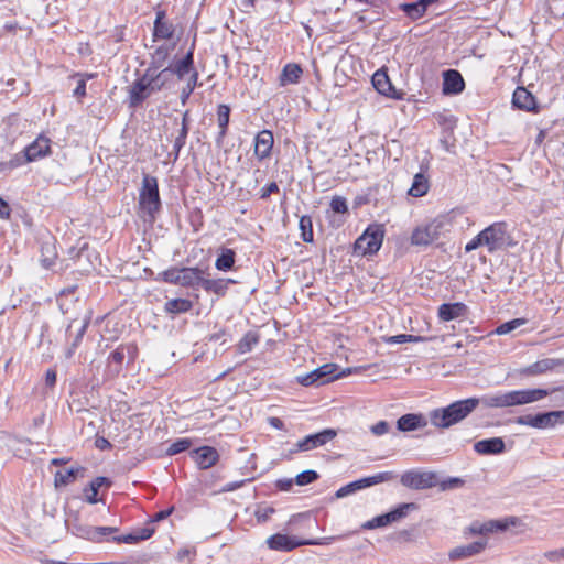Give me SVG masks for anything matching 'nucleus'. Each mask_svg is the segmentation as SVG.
Returning <instances> with one entry per match:
<instances>
[{
	"mask_svg": "<svg viewBox=\"0 0 564 564\" xmlns=\"http://www.w3.org/2000/svg\"><path fill=\"white\" fill-rule=\"evenodd\" d=\"M547 389H523L508 392H497L485 394L478 398L479 405L485 408L503 409L510 406L524 405L540 401L549 395Z\"/></svg>",
	"mask_w": 564,
	"mask_h": 564,
	"instance_id": "1",
	"label": "nucleus"
},
{
	"mask_svg": "<svg viewBox=\"0 0 564 564\" xmlns=\"http://www.w3.org/2000/svg\"><path fill=\"white\" fill-rule=\"evenodd\" d=\"M479 405L478 398H467L435 409L430 413L431 423L440 429H448L465 420Z\"/></svg>",
	"mask_w": 564,
	"mask_h": 564,
	"instance_id": "2",
	"label": "nucleus"
},
{
	"mask_svg": "<svg viewBox=\"0 0 564 564\" xmlns=\"http://www.w3.org/2000/svg\"><path fill=\"white\" fill-rule=\"evenodd\" d=\"M139 215L144 221L154 223L156 215L162 209V202L159 192V182L155 176L143 174L142 184L139 191Z\"/></svg>",
	"mask_w": 564,
	"mask_h": 564,
	"instance_id": "3",
	"label": "nucleus"
},
{
	"mask_svg": "<svg viewBox=\"0 0 564 564\" xmlns=\"http://www.w3.org/2000/svg\"><path fill=\"white\" fill-rule=\"evenodd\" d=\"M451 223L446 216H437L434 219L416 226L411 235L410 242L416 247H427L438 241L445 232L449 231Z\"/></svg>",
	"mask_w": 564,
	"mask_h": 564,
	"instance_id": "4",
	"label": "nucleus"
},
{
	"mask_svg": "<svg viewBox=\"0 0 564 564\" xmlns=\"http://www.w3.org/2000/svg\"><path fill=\"white\" fill-rule=\"evenodd\" d=\"M384 230L379 225L369 226L354 243V253L357 256H372L381 248Z\"/></svg>",
	"mask_w": 564,
	"mask_h": 564,
	"instance_id": "5",
	"label": "nucleus"
},
{
	"mask_svg": "<svg viewBox=\"0 0 564 564\" xmlns=\"http://www.w3.org/2000/svg\"><path fill=\"white\" fill-rule=\"evenodd\" d=\"M338 366L335 364H325L311 372L296 377L297 383L304 387L311 386H323L334 381L335 379L341 378L346 375V371L337 372Z\"/></svg>",
	"mask_w": 564,
	"mask_h": 564,
	"instance_id": "6",
	"label": "nucleus"
},
{
	"mask_svg": "<svg viewBox=\"0 0 564 564\" xmlns=\"http://www.w3.org/2000/svg\"><path fill=\"white\" fill-rule=\"evenodd\" d=\"M482 245L489 253L503 249L509 239L508 225L505 221H497L479 232Z\"/></svg>",
	"mask_w": 564,
	"mask_h": 564,
	"instance_id": "7",
	"label": "nucleus"
},
{
	"mask_svg": "<svg viewBox=\"0 0 564 564\" xmlns=\"http://www.w3.org/2000/svg\"><path fill=\"white\" fill-rule=\"evenodd\" d=\"M440 476L435 471L409 470L401 476V484L414 490H423L437 486Z\"/></svg>",
	"mask_w": 564,
	"mask_h": 564,
	"instance_id": "8",
	"label": "nucleus"
},
{
	"mask_svg": "<svg viewBox=\"0 0 564 564\" xmlns=\"http://www.w3.org/2000/svg\"><path fill=\"white\" fill-rule=\"evenodd\" d=\"M415 509H416V505L414 502L401 503L395 509H393L387 513L377 516L373 519L365 522L361 525V528L364 530H372V529H377V528L387 527V525L406 517V514L410 510H415Z\"/></svg>",
	"mask_w": 564,
	"mask_h": 564,
	"instance_id": "9",
	"label": "nucleus"
},
{
	"mask_svg": "<svg viewBox=\"0 0 564 564\" xmlns=\"http://www.w3.org/2000/svg\"><path fill=\"white\" fill-rule=\"evenodd\" d=\"M267 544L269 549L280 552H290L302 545H321L319 540H296L293 536L275 533L268 538Z\"/></svg>",
	"mask_w": 564,
	"mask_h": 564,
	"instance_id": "10",
	"label": "nucleus"
},
{
	"mask_svg": "<svg viewBox=\"0 0 564 564\" xmlns=\"http://www.w3.org/2000/svg\"><path fill=\"white\" fill-rule=\"evenodd\" d=\"M148 77L149 76L144 72V74L130 86L128 98L130 108H137L141 106L145 99L154 93L153 86H151Z\"/></svg>",
	"mask_w": 564,
	"mask_h": 564,
	"instance_id": "11",
	"label": "nucleus"
},
{
	"mask_svg": "<svg viewBox=\"0 0 564 564\" xmlns=\"http://www.w3.org/2000/svg\"><path fill=\"white\" fill-rule=\"evenodd\" d=\"M194 50L195 40L193 41L188 52L182 58L175 61L169 66L172 75H175L178 80H184L189 76H193V73H198L194 66Z\"/></svg>",
	"mask_w": 564,
	"mask_h": 564,
	"instance_id": "12",
	"label": "nucleus"
},
{
	"mask_svg": "<svg viewBox=\"0 0 564 564\" xmlns=\"http://www.w3.org/2000/svg\"><path fill=\"white\" fill-rule=\"evenodd\" d=\"M372 85L375 89L387 97L401 100L404 97V93L395 89L392 85L387 72L384 69L377 70L372 76Z\"/></svg>",
	"mask_w": 564,
	"mask_h": 564,
	"instance_id": "13",
	"label": "nucleus"
},
{
	"mask_svg": "<svg viewBox=\"0 0 564 564\" xmlns=\"http://www.w3.org/2000/svg\"><path fill=\"white\" fill-rule=\"evenodd\" d=\"M337 432L333 429H325L318 433L310 434L296 443L299 451L306 452L325 445L335 438Z\"/></svg>",
	"mask_w": 564,
	"mask_h": 564,
	"instance_id": "14",
	"label": "nucleus"
},
{
	"mask_svg": "<svg viewBox=\"0 0 564 564\" xmlns=\"http://www.w3.org/2000/svg\"><path fill=\"white\" fill-rule=\"evenodd\" d=\"M442 76V93L445 96H455L465 89V80L457 69H446Z\"/></svg>",
	"mask_w": 564,
	"mask_h": 564,
	"instance_id": "15",
	"label": "nucleus"
},
{
	"mask_svg": "<svg viewBox=\"0 0 564 564\" xmlns=\"http://www.w3.org/2000/svg\"><path fill=\"white\" fill-rule=\"evenodd\" d=\"M564 359L544 358L536 362L521 368L519 373L527 377L539 376L552 371L556 367L563 366Z\"/></svg>",
	"mask_w": 564,
	"mask_h": 564,
	"instance_id": "16",
	"label": "nucleus"
},
{
	"mask_svg": "<svg viewBox=\"0 0 564 564\" xmlns=\"http://www.w3.org/2000/svg\"><path fill=\"white\" fill-rule=\"evenodd\" d=\"M174 33L175 26L166 20L165 11H158L153 24V41L171 40Z\"/></svg>",
	"mask_w": 564,
	"mask_h": 564,
	"instance_id": "17",
	"label": "nucleus"
},
{
	"mask_svg": "<svg viewBox=\"0 0 564 564\" xmlns=\"http://www.w3.org/2000/svg\"><path fill=\"white\" fill-rule=\"evenodd\" d=\"M274 143L273 133L270 130L260 131L254 138V154L259 161L268 159Z\"/></svg>",
	"mask_w": 564,
	"mask_h": 564,
	"instance_id": "18",
	"label": "nucleus"
},
{
	"mask_svg": "<svg viewBox=\"0 0 564 564\" xmlns=\"http://www.w3.org/2000/svg\"><path fill=\"white\" fill-rule=\"evenodd\" d=\"M512 104L514 107L531 111V112H539V106L536 105L535 97L525 88L522 86H519L516 88L513 96H512Z\"/></svg>",
	"mask_w": 564,
	"mask_h": 564,
	"instance_id": "19",
	"label": "nucleus"
},
{
	"mask_svg": "<svg viewBox=\"0 0 564 564\" xmlns=\"http://www.w3.org/2000/svg\"><path fill=\"white\" fill-rule=\"evenodd\" d=\"M26 160L34 162L51 153V141L48 138L40 135L24 149Z\"/></svg>",
	"mask_w": 564,
	"mask_h": 564,
	"instance_id": "20",
	"label": "nucleus"
},
{
	"mask_svg": "<svg viewBox=\"0 0 564 564\" xmlns=\"http://www.w3.org/2000/svg\"><path fill=\"white\" fill-rule=\"evenodd\" d=\"M200 469L213 467L219 458L218 452L210 446H202L191 453Z\"/></svg>",
	"mask_w": 564,
	"mask_h": 564,
	"instance_id": "21",
	"label": "nucleus"
},
{
	"mask_svg": "<svg viewBox=\"0 0 564 564\" xmlns=\"http://www.w3.org/2000/svg\"><path fill=\"white\" fill-rule=\"evenodd\" d=\"M145 73L154 93L170 87L173 75L169 66L161 69H145Z\"/></svg>",
	"mask_w": 564,
	"mask_h": 564,
	"instance_id": "22",
	"label": "nucleus"
},
{
	"mask_svg": "<svg viewBox=\"0 0 564 564\" xmlns=\"http://www.w3.org/2000/svg\"><path fill=\"white\" fill-rule=\"evenodd\" d=\"M474 449L480 455H498L506 451V445L501 437H491L476 442Z\"/></svg>",
	"mask_w": 564,
	"mask_h": 564,
	"instance_id": "23",
	"label": "nucleus"
},
{
	"mask_svg": "<svg viewBox=\"0 0 564 564\" xmlns=\"http://www.w3.org/2000/svg\"><path fill=\"white\" fill-rule=\"evenodd\" d=\"M204 270L195 267L181 268V282L180 285L184 288L199 289L204 282Z\"/></svg>",
	"mask_w": 564,
	"mask_h": 564,
	"instance_id": "24",
	"label": "nucleus"
},
{
	"mask_svg": "<svg viewBox=\"0 0 564 564\" xmlns=\"http://www.w3.org/2000/svg\"><path fill=\"white\" fill-rule=\"evenodd\" d=\"M487 545L486 541H475L467 545L454 547L448 556L452 561L464 560L481 553Z\"/></svg>",
	"mask_w": 564,
	"mask_h": 564,
	"instance_id": "25",
	"label": "nucleus"
},
{
	"mask_svg": "<svg viewBox=\"0 0 564 564\" xmlns=\"http://www.w3.org/2000/svg\"><path fill=\"white\" fill-rule=\"evenodd\" d=\"M67 531L79 539L87 540L95 543V527L82 522L78 518L72 521H66Z\"/></svg>",
	"mask_w": 564,
	"mask_h": 564,
	"instance_id": "26",
	"label": "nucleus"
},
{
	"mask_svg": "<svg viewBox=\"0 0 564 564\" xmlns=\"http://www.w3.org/2000/svg\"><path fill=\"white\" fill-rule=\"evenodd\" d=\"M467 306L462 302L443 303L437 311L438 317L442 321L449 322L467 314Z\"/></svg>",
	"mask_w": 564,
	"mask_h": 564,
	"instance_id": "27",
	"label": "nucleus"
},
{
	"mask_svg": "<svg viewBox=\"0 0 564 564\" xmlns=\"http://www.w3.org/2000/svg\"><path fill=\"white\" fill-rule=\"evenodd\" d=\"M231 109L228 105L220 104L217 107V122L219 132L216 137V144L221 147L225 137L227 135L228 126L230 121Z\"/></svg>",
	"mask_w": 564,
	"mask_h": 564,
	"instance_id": "28",
	"label": "nucleus"
},
{
	"mask_svg": "<svg viewBox=\"0 0 564 564\" xmlns=\"http://www.w3.org/2000/svg\"><path fill=\"white\" fill-rule=\"evenodd\" d=\"M426 425L422 414L408 413L397 421V429L400 432H412Z\"/></svg>",
	"mask_w": 564,
	"mask_h": 564,
	"instance_id": "29",
	"label": "nucleus"
},
{
	"mask_svg": "<svg viewBox=\"0 0 564 564\" xmlns=\"http://www.w3.org/2000/svg\"><path fill=\"white\" fill-rule=\"evenodd\" d=\"M154 528L149 523L144 528L138 529L132 533L112 536V540L116 543L133 544L150 539L154 534Z\"/></svg>",
	"mask_w": 564,
	"mask_h": 564,
	"instance_id": "30",
	"label": "nucleus"
},
{
	"mask_svg": "<svg viewBox=\"0 0 564 564\" xmlns=\"http://www.w3.org/2000/svg\"><path fill=\"white\" fill-rule=\"evenodd\" d=\"M516 523L517 518L513 517L505 520H491L481 524L479 528L471 527V531L480 534L506 531L510 525H514Z\"/></svg>",
	"mask_w": 564,
	"mask_h": 564,
	"instance_id": "31",
	"label": "nucleus"
},
{
	"mask_svg": "<svg viewBox=\"0 0 564 564\" xmlns=\"http://www.w3.org/2000/svg\"><path fill=\"white\" fill-rule=\"evenodd\" d=\"M126 358L124 345L118 346L112 352H110L107 362V371L112 377L118 376L122 370V364Z\"/></svg>",
	"mask_w": 564,
	"mask_h": 564,
	"instance_id": "32",
	"label": "nucleus"
},
{
	"mask_svg": "<svg viewBox=\"0 0 564 564\" xmlns=\"http://www.w3.org/2000/svg\"><path fill=\"white\" fill-rule=\"evenodd\" d=\"M399 8L409 19L416 21L426 13L429 4L425 0H417L415 2L401 3Z\"/></svg>",
	"mask_w": 564,
	"mask_h": 564,
	"instance_id": "33",
	"label": "nucleus"
},
{
	"mask_svg": "<svg viewBox=\"0 0 564 564\" xmlns=\"http://www.w3.org/2000/svg\"><path fill=\"white\" fill-rule=\"evenodd\" d=\"M102 486H111V480L107 477L99 476L91 480L89 485L84 489L85 499L88 503L95 505L99 501L97 495Z\"/></svg>",
	"mask_w": 564,
	"mask_h": 564,
	"instance_id": "34",
	"label": "nucleus"
},
{
	"mask_svg": "<svg viewBox=\"0 0 564 564\" xmlns=\"http://www.w3.org/2000/svg\"><path fill=\"white\" fill-rule=\"evenodd\" d=\"M535 429H547L555 426L558 422H564V411H550L536 414Z\"/></svg>",
	"mask_w": 564,
	"mask_h": 564,
	"instance_id": "35",
	"label": "nucleus"
},
{
	"mask_svg": "<svg viewBox=\"0 0 564 564\" xmlns=\"http://www.w3.org/2000/svg\"><path fill=\"white\" fill-rule=\"evenodd\" d=\"M235 283L231 279H206L204 278L203 286L206 292L215 293L219 296H224L228 291V285Z\"/></svg>",
	"mask_w": 564,
	"mask_h": 564,
	"instance_id": "36",
	"label": "nucleus"
},
{
	"mask_svg": "<svg viewBox=\"0 0 564 564\" xmlns=\"http://www.w3.org/2000/svg\"><path fill=\"white\" fill-rule=\"evenodd\" d=\"M303 74V70L299 64L289 63L283 67V70L280 75V82L282 86L289 84H297Z\"/></svg>",
	"mask_w": 564,
	"mask_h": 564,
	"instance_id": "37",
	"label": "nucleus"
},
{
	"mask_svg": "<svg viewBox=\"0 0 564 564\" xmlns=\"http://www.w3.org/2000/svg\"><path fill=\"white\" fill-rule=\"evenodd\" d=\"M236 262V252L229 248H221L216 258L215 267L219 271L227 272L231 270Z\"/></svg>",
	"mask_w": 564,
	"mask_h": 564,
	"instance_id": "38",
	"label": "nucleus"
},
{
	"mask_svg": "<svg viewBox=\"0 0 564 564\" xmlns=\"http://www.w3.org/2000/svg\"><path fill=\"white\" fill-rule=\"evenodd\" d=\"M174 48L169 47L167 45L158 46L154 52L151 54V61L149 67L147 69H161L164 68V65L170 56V51Z\"/></svg>",
	"mask_w": 564,
	"mask_h": 564,
	"instance_id": "39",
	"label": "nucleus"
},
{
	"mask_svg": "<svg viewBox=\"0 0 564 564\" xmlns=\"http://www.w3.org/2000/svg\"><path fill=\"white\" fill-rule=\"evenodd\" d=\"M84 473V467H72L64 471L58 470L54 477L55 486H67L68 484L74 482L79 475L83 476Z\"/></svg>",
	"mask_w": 564,
	"mask_h": 564,
	"instance_id": "40",
	"label": "nucleus"
},
{
	"mask_svg": "<svg viewBox=\"0 0 564 564\" xmlns=\"http://www.w3.org/2000/svg\"><path fill=\"white\" fill-rule=\"evenodd\" d=\"M193 303L187 299H173L164 304V311L172 315L186 313L191 311Z\"/></svg>",
	"mask_w": 564,
	"mask_h": 564,
	"instance_id": "41",
	"label": "nucleus"
},
{
	"mask_svg": "<svg viewBox=\"0 0 564 564\" xmlns=\"http://www.w3.org/2000/svg\"><path fill=\"white\" fill-rule=\"evenodd\" d=\"M430 188L427 177L423 173H416L413 178L412 186L409 189V195L413 197L424 196Z\"/></svg>",
	"mask_w": 564,
	"mask_h": 564,
	"instance_id": "42",
	"label": "nucleus"
},
{
	"mask_svg": "<svg viewBox=\"0 0 564 564\" xmlns=\"http://www.w3.org/2000/svg\"><path fill=\"white\" fill-rule=\"evenodd\" d=\"M259 343V335L254 332H248L239 340L237 349L240 354H246L252 350V348Z\"/></svg>",
	"mask_w": 564,
	"mask_h": 564,
	"instance_id": "43",
	"label": "nucleus"
},
{
	"mask_svg": "<svg viewBox=\"0 0 564 564\" xmlns=\"http://www.w3.org/2000/svg\"><path fill=\"white\" fill-rule=\"evenodd\" d=\"M118 527H95V543L110 542L112 536H117Z\"/></svg>",
	"mask_w": 564,
	"mask_h": 564,
	"instance_id": "44",
	"label": "nucleus"
},
{
	"mask_svg": "<svg viewBox=\"0 0 564 564\" xmlns=\"http://www.w3.org/2000/svg\"><path fill=\"white\" fill-rule=\"evenodd\" d=\"M198 77H199L198 73H193V76H189L188 78H186V84L182 88L181 95H180V99H181V104L182 105H186V102L188 101V99H189L191 95L193 94L194 89L197 87V85H198Z\"/></svg>",
	"mask_w": 564,
	"mask_h": 564,
	"instance_id": "45",
	"label": "nucleus"
},
{
	"mask_svg": "<svg viewBox=\"0 0 564 564\" xmlns=\"http://www.w3.org/2000/svg\"><path fill=\"white\" fill-rule=\"evenodd\" d=\"M158 281L180 285L181 282V268L172 267L161 273H159Z\"/></svg>",
	"mask_w": 564,
	"mask_h": 564,
	"instance_id": "46",
	"label": "nucleus"
},
{
	"mask_svg": "<svg viewBox=\"0 0 564 564\" xmlns=\"http://www.w3.org/2000/svg\"><path fill=\"white\" fill-rule=\"evenodd\" d=\"M300 230L301 237L305 242H313V224L312 218L307 215H304L300 218Z\"/></svg>",
	"mask_w": 564,
	"mask_h": 564,
	"instance_id": "47",
	"label": "nucleus"
},
{
	"mask_svg": "<svg viewBox=\"0 0 564 564\" xmlns=\"http://www.w3.org/2000/svg\"><path fill=\"white\" fill-rule=\"evenodd\" d=\"M365 488H366V486L361 478V479L351 481V482L343 486L341 488H339L336 491L335 496H336V498H344V497H347V496L355 494L356 491L365 489Z\"/></svg>",
	"mask_w": 564,
	"mask_h": 564,
	"instance_id": "48",
	"label": "nucleus"
},
{
	"mask_svg": "<svg viewBox=\"0 0 564 564\" xmlns=\"http://www.w3.org/2000/svg\"><path fill=\"white\" fill-rule=\"evenodd\" d=\"M191 446L192 441L189 438H178L166 448L165 453L169 456H173L189 449Z\"/></svg>",
	"mask_w": 564,
	"mask_h": 564,
	"instance_id": "49",
	"label": "nucleus"
},
{
	"mask_svg": "<svg viewBox=\"0 0 564 564\" xmlns=\"http://www.w3.org/2000/svg\"><path fill=\"white\" fill-rule=\"evenodd\" d=\"M525 323V318H514L499 325L496 329V333L499 335L509 334L512 330L517 329L518 327L524 325Z\"/></svg>",
	"mask_w": 564,
	"mask_h": 564,
	"instance_id": "50",
	"label": "nucleus"
},
{
	"mask_svg": "<svg viewBox=\"0 0 564 564\" xmlns=\"http://www.w3.org/2000/svg\"><path fill=\"white\" fill-rule=\"evenodd\" d=\"M393 478L394 475L392 471H383L370 477H365L362 478V481L365 482L366 488H368L380 482L389 481Z\"/></svg>",
	"mask_w": 564,
	"mask_h": 564,
	"instance_id": "51",
	"label": "nucleus"
},
{
	"mask_svg": "<svg viewBox=\"0 0 564 564\" xmlns=\"http://www.w3.org/2000/svg\"><path fill=\"white\" fill-rule=\"evenodd\" d=\"M318 478H319V475L317 474V471H315L313 469H307V470H304V471L300 473L299 475H296L294 481L299 486H305V485L314 482Z\"/></svg>",
	"mask_w": 564,
	"mask_h": 564,
	"instance_id": "52",
	"label": "nucleus"
},
{
	"mask_svg": "<svg viewBox=\"0 0 564 564\" xmlns=\"http://www.w3.org/2000/svg\"><path fill=\"white\" fill-rule=\"evenodd\" d=\"M330 207L334 213L345 214L348 212V205L345 197L334 196L330 200Z\"/></svg>",
	"mask_w": 564,
	"mask_h": 564,
	"instance_id": "53",
	"label": "nucleus"
},
{
	"mask_svg": "<svg viewBox=\"0 0 564 564\" xmlns=\"http://www.w3.org/2000/svg\"><path fill=\"white\" fill-rule=\"evenodd\" d=\"M424 340L421 336H414V335H408V334H401L391 336L388 341L392 344H403V343H416Z\"/></svg>",
	"mask_w": 564,
	"mask_h": 564,
	"instance_id": "54",
	"label": "nucleus"
},
{
	"mask_svg": "<svg viewBox=\"0 0 564 564\" xmlns=\"http://www.w3.org/2000/svg\"><path fill=\"white\" fill-rule=\"evenodd\" d=\"M463 485H464V480L462 478L449 477L445 480L440 479V482L437 486H440L441 490L445 491V490L462 487Z\"/></svg>",
	"mask_w": 564,
	"mask_h": 564,
	"instance_id": "55",
	"label": "nucleus"
},
{
	"mask_svg": "<svg viewBox=\"0 0 564 564\" xmlns=\"http://www.w3.org/2000/svg\"><path fill=\"white\" fill-rule=\"evenodd\" d=\"M45 252L51 253V257H44L42 259V264L44 268L48 269L54 264L56 253L54 252V247L50 243H44L42 246V253L44 254Z\"/></svg>",
	"mask_w": 564,
	"mask_h": 564,
	"instance_id": "56",
	"label": "nucleus"
},
{
	"mask_svg": "<svg viewBox=\"0 0 564 564\" xmlns=\"http://www.w3.org/2000/svg\"><path fill=\"white\" fill-rule=\"evenodd\" d=\"M29 162L30 160H26V155L23 150L17 153L9 162L4 163V165L8 166L9 169H15Z\"/></svg>",
	"mask_w": 564,
	"mask_h": 564,
	"instance_id": "57",
	"label": "nucleus"
},
{
	"mask_svg": "<svg viewBox=\"0 0 564 564\" xmlns=\"http://www.w3.org/2000/svg\"><path fill=\"white\" fill-rule=\"evenodd\" d=\"M90 317H87L84 319V322L80 324L79 328L76 332V335L72 341L74 347H78L83 340V337L87 330V327L89 325Z\"/></svg>",
	"mask_w": 564,
	"mask_h": 564,
	"instance_id": "58",
	"label": "nucleus"
},
{
	"mask_svg": "<svg viewBox=\"0 0 564 564\" xmlns=\"http://www.w3.org/2000/svg\"><path fill=\"white\" fill-rule=\"evenodd\" d=\"M275 512L273 507H262L258 508L254 512V516L258 522H265L270 519V517Z\"/></svg>",
	"mask_w": 564,
	"mask_h": 564,
	"instance_id": "59",
	"label": "nucleus"
},
{
	"mask_svg": "<svg viewBox=\"0 0 564 564\" xmlns=\"http://www.w3.org/2000/svg\"><path fill=\"white\" fill-rule=\"evenodd\" d=\"M390 424L387 421H379L370 426V431L376 436H381L390 431Z\"/></svg>",
	"mask_w": 564,
	"mask_h": 564,
	"instance_id": "60",
	"label": "nucleus"
},
{
	"mask_svg": "<svg viewBox=\"0 0 564 564\" xmlns=\"http://www.w3.org/2000/svg\"><path fill=\"white\" fill-rule=\"evenodd\" d=\"M279 192V186L275 182H271L270 184L265 185L264 187L261 188L260 191V198L261 199H267L270 197L271 194L273 193H278Z\"/></svg>",
	"mask_w": 564,
	"mask_h": 564,
	"instance_id": "61",
	"label": "nucleus"
},
{
	"mask_svg": "<svg viewBox=\"0 0 564 564\" xmlns=\"http://www.w3.org/2000/svg\"><path fill=\"white\" fill-rule=\"evenodd\" d=\"M536 414L521 415L516 419V423L520 425H528L535 429Z\"/></svg>",
	"mask_w": 564,
	"mask_h": 564,
	"instance_id": "62",
	"label": "nucleus"
},
{
	"mask_svg": "<svg viewBox=\"0 0 564 564\" xmlns=\"http://www.w3.org/2000/svg\"><path fill=\"white\" fill-rule=\"evenodd\" d=\"M174 510V507H171L169 509H165V510H160L159 512H156L150 520V524L154 523V522H159V521H162L164 519H166L169 516L172 514Z\"/></svg>",
	"mask_w": 564,
	"mask_h": 564,
	"instance_id": "63",
	"label": "nucleus"
},
{
	"mask_svg": "<svg viewBox=\"0 0 564 564\" xmlns=\"http://www.w3.org/2000/svg\"><path fill=\"white\" fill-rule=\"evenodd\" d=\"M481 246H484V245H482L480 235L478 234L465 246V251L471 252Z\"/></svg>",
	"mask_w": 564,
	"mask_h": 564,
	"instance_id": "64",
	"label": "nucleus"
}]
</instances>
